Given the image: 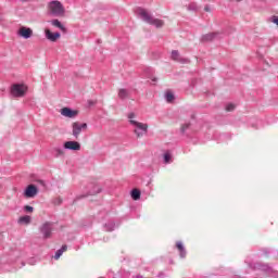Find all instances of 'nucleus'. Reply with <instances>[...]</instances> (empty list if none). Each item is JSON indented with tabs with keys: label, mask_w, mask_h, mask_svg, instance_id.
<instances>
[{
	"label": "nucleus",
	"mask_w": 278,
	"mask_h": 278,
	"mask_svg": "<svg viewBox=\"0 0 278 278\" xmlns=\"http://www.w3.org/2000/svg\"><path fill=\"white\" fill-rule=\"evenodd\" d=\"M38 194V187L35 185H28L24 191V197L26 199H34Z\"/></svg>",
	"instance_id": "nucleus-4"
},
{
	"label": "nucleus",
	"mask_w": 278,
	"mask_h": 278,
	"mask_svg": "<svg viewBox=\"0 0 278 278\" xmlns=\"http://www.w3.org/2000/svg\"><path fill=\"white\" fill-rule=\"evenodd\" d=\"M184 129H188V125Z\"/></svg>",
	"instance_id": "nucleus-28"
},
{
	"label": "nucleus",
	"mask_w": 278,
	"mask_h": 278,
	"mask_svg": "<svg viewBox=\"0 0 278 278\" xmlns=\"http://www.w3.org/2000/svg\"><path fill=\"white\" fill-rule=\"evenodd\" d=\"M67 249L68 248L66 245H62V248L56 251V253L54 255V260H60V257H62V253H65V251H67Z\"/></svg>",
	"instance_id": "nucleus-15"
},
{
	"label": "nucleus",
	"mask_w": 278,
	"mask_h": 278,
	"mask_svg": "<svg viewBox=\"0 0 278 278\" xmlns=\"http://www.w3.org/2000/svg\"><path fill=\"white\" fill-rule=\"evenodd\" d=\"M24 210H25V212H34V207L33 206H30V205H26L25 207H24Z\"/></svg>",
	"instance_id": "nucleus-25"
},
{
	"label": "nucleus",
	"mask_w": 278,
	"mask_h": 278,
	"mask_svg": "<svg viewBox=\"0 0 278 278\" xmlns=\"http://www.w3.org/2000/svg\"><path fill=\"white\" fill-rule=\"evenodd\" d=\"M149 25H154L155 27H164V21L152 18Z\"/></svg>",
	"instance_id": "nucleus-13"
},
{
	"label": "nucleus",
	"mask_w": 278,
	"mask_h": 278,
	"mask_svg": "<svg viewBox=\"0 0 278 278\" xmlns=\"http://www.w3.org/2000/svg\"><path fill=\"white\" fill-rule=\"evenodd\" d=\"M64 149H67L70 151H80L81 144L77 141H67L64 143Z\"/></svg>",
	"instance_id": "nucleus-7"
},
{
	"label": "nucleus",
	"mask_w": 278,
	"mask_h": 278,
	"mask_svg": "<svg viewBox=\"0 0 278 278\" xmlns=\"http://www.w3.org/2000/svg\"><path fill=\"white\" fill-rule=\"evenodd\" d=\"M138 14L139 16L142 18V21H144L146 23L150 24L151 21L153 20V17L149 14V12H147V10L144 9H139L138 10Z\"/></svg>",
	"instance_id": "nucleus-9"
},
{
	"label": "nucleus",
	"mask_w": 278,
	"mask_h": 278,
	"mask_svg": "<svg viewBox=\"0 0 278 278\" xmlns=\"http://www.w3.org/2000/svg\"><path fill=\"white\" fill-rule=\"evenodd\" d=\"M50 24L52 27H58V29H61L63 34H66V27L59 20H52L50 21Z\"/></svg>",
	"instance_id": "nucleus-12"
},
{
	"label": "nucleus",
	"mask_w": 278,
	"mask_h": 278,
	"mask_svg": "<svg viewBox=\"0 0 278 278\" xmlns=\"http://www.w3.org/2000/svg\"><path fill=\"white\" fill-rule=\"evenodd\" d=\"M172 59L179 60V51H177V50L172 51Z\"/></svg>",
	"instance_id": "nucleus-23"
},
{
	"label": "nucleus",
	"mask_w": 278,
	"mask_h": 278,
	"mask_svg": "<svg viewBox=\"0 0 278 278\" xmlns=\"http://www.w3.org/2000/svg\"><path fill=\"white\" fill-rule=\"evenodd\" d=\"M56 155H64V150L58 149L56 150Z\"/></svg>",
	"instance_id": "nucleus-27"
},
{
	"label": "nucleus",
	"mask_w": 278,
	"mask_h": 278,
	"mask_svg": "<svg viewBox=\"0 0 278 278\" xmlns=\"http://www.w3.org/2000/svg\"><path fill=\"white\" fill-rule=\"evenodd\" d=\"M62 116H66L67 118H75L77 116V111H73L70 108H63L61 110Z\"/></svg>",
	"instance_id": "nucleus-11"
},
{
	"label": "nucleus",
	"mask_w": 278,
	"mask_h": 278,
	"mask_svg": "<svg viewBox=\"0 0 278 278\" xmlns=\"http://www.w3.org/2000/svg\"><path fill=\"white\" fill-rule=\"evenodd\" d=\"M45 34H46L47 40H49L50 42H58V40H60L62 36L60 35V33H52L51 29L49 28L45 29Z\"/></svg>",
	"instance_id": "nucleus-6"
},
{
	"label": "nucleus",
	"mask_w": 278,
	"mask_h": 278,
	"mask_svg": "<svg viewBox=\"0 0 278 278\" xmlns=\"http://www.w3.org/2000/svg\"><path fill=\"white\" fill-rule=\"evenodd\" d=\"M25 92H27L25 85H13L11 88V94L13 97H25Z\"/></svg>",
	"instance_id": "nucleus-3"
},
{
	"label": "nucleus",
	"mask_w": 278,
	"mask_h": 278,
	"mask_svg": "<svg viewBox=\"0 0 278 278\" xmlns=\"http://www.w3.org/2000/svg\"><path fill=\"white\" fill-rule=\"evenodd\" d=\"M128 118H129V123H131V121H136V119H134V118H136V114L129 113Z\"/></svg>",
	"instance_id": "nucleus-24"
},
{
	"label": "nucleus",
	"mask_w": 278,
	"mask_h": 278,
	"mask_svg": "<svg viewBox=\"0 0 278 278\" xmlns=\"http://www.w3.org/2000/svg\"><path fill=\"white\" fill-rule=\"evenodd\" d=\"M236 110V104L230 103L226 105V112H233Z\"/></svg>",
	"instance_id": "nucleus-22"
},
{
	"label": "nucleus",
	"mask_w": 278,
	"mask_h": 278,
	"mask_svg": "<svg viewBox=\"0 0 278 278\" xmlns=\"http://www.w3.org/2000/svg\"><path fill=\"white\" fill-rule=\"evenodd\" d=\"M48 12H50L52 16H64V5H62L60 1H51L48 3Z\"/></svg>",
	"instance_id": "nucleus-1"
},
{
	"label": "nucleus",
	"mask_w": 278,
	"mask_h": 278,
	"mask_svg": "<svg viewBox=\"0 0 278 278\" xmlns=\"http://www.w3.org/2000/svg\"><path fill=\"white\" fill-rule=\"evenodd\" d=\"M167 103H173L175 101V94L173 92L168 91L165 96Z\"/></svg>",
	"instance_id": "nucleus-20"
},
{
	"label": "nucleus",
	"mask_w": 278,
	"mask_h": 278,
	"mask_svg": "<svg viewBox=\"0 0 278 278\" xmlns=\"http://www.w3.org/2000/svg\"><path fill=\"white\" fill-rule=\"evenodd\" d=\"M127 97H128L127 90H125V89H119V91H118V98H119V99H127Z\"/></svg>",
	"instance_id": "nucleus-21"
},
{
	"label": "nucleus",
	"mask_w": 278,
	"mask_h": 278,
	"mask_svg": "<svg viewBox=\"0 0 278 278\" xmlns=\"http://www.w3.org/2000/svg\"><path fill=\"white\" fill-rule=\"evenodd\" d=\"M53 231L51 223H45L41 227V233H43V238H51V232Z\"/></svg>",
	"instance_id": "nucleus-8"
},
{
	"label": "nucleus",
	"mask_w": 278,
	"mask_h": 278,
	"mask_svg": "<svg viewBox=\"0 0 278 278\" xmlns=\"http://www.w3.org/2000/svg\"><path fill=\"white\" fill-rule=\"evenodd\" d=\"M17 35L21 36V38H25V40H28V38H31V36H34V30L29 27L22 26L18 29Z\"/></svg>",
	"instance_id": "nucleus-5"
},
{
	"label": "nucleus",
	"mask_w": 278,
	"mask_h": 278,
	"mask_svg": "<svg viewBox=\"0 0 278 278\" xmlns=\"http://www.w3.org/2000/svg\"><path fill=\"white\" fill-rule=\"evenodd\" d=\"M23 1H27V0H23Z\"/></svg>",
	"instance_id": "nucleus-31"
},
{
	"label": "nucleus",
	"mask_w": 278,
	"mask_h": 278,
	"mask_svg": "<svg viewBox=\"0 0 278 278\" xmlns=\"http://www.w3.org/2000/svg\"><path fill=\"white\" fill-rule=\"evenodd\" d=\"M214 38H216V34H215V33H208V34H206V35H204V36L202 37V40H203L204 42H207V41H210V40H214Z\"/></svg>",
	"instance_id": "nucleus-16"
},
{
	"label": "nucleus",
	"mask_w": 278,
	"mask_h": 278,
	"mask_svg": "<svg viewBox=\"0 0 278 278\" xmlns=\"http://www.w3.org/2000/svg\"><path fill=\"white\" fill-rule=\"evenodd\" d=\"M131 199H134V201L140 200V190L134 189V190L131 191Z\"/></svg>",
	"instance_id": "nucleus-18"
},
{
	"label": "nucleus",
	"mask_w": 278,
	"mask_h": 278,
	"mask_svg": "<svg viewBox=\"0 0 278 278\" xmlns=\"http://www.w3.org/2000/svg\"><path fill=\"white\" fill-rule=\"evenodd\" d=\"M176 248L180 252V257H186V250L184 249V243H181V241L176 243Z\"/></svg>",
	"instance_id": "nucleus-14"
},
{
	"label": "nucleus",
	"mask_w": 278,
	"mask_h": 278,
	"mask_svg": "<svg viewBox=\"0 0 278 278\" xmlns=\"http://www.w3.org/2000/svg\"><path fill=\"white\" fill-rule=\"evenodd\" d=\"M237 1H242V0H237Z\"/></svg>",
	"instance_id": "nucleus-30"
},
{
	"label": "nucleus",
	"mask_w": 278,
	"mask_h": 278,
	"mask_svg": "<svg viewBox=\"0 0 278 278\" xmlns=\"http://www.w3.org/2000/svg\"><path fill=\"white\" fill-rule=\"evenodd\" d=\"M170 162H173V154H170V152H165L164 153V163L170 164Z\"/></svg>",
	"instance_id": "nucleus-17"
},
{
	"label": "nucleus",
	"mask_w": 278,
	"mask_h": 278,
	"mask_svg": "<svg viewBox=\"0 0 278 278\" xmlns=\"http://www.w3.org/2000/svg\"><path fill=\"white\" fill-rule=\"evenodd\" d=\"M20 223H23L24 225H29V223H31V217H29L28 215L20 217Z\"/></svg>",
	"instance_id": "nucleus-19"
},
{
	"label": "nucleus",
	"mask_w": 278,
	"mask_h": 278,
	"mask_svg": "<svg viewBox=\"0 0 278 278\" xmlns=\"http://www.w3.org/2000/svg\"><path fill=\"white\" fill-rule=\"evenodd\" d=\"M88 129V124L86 123H79V122H74L72 124V136H74V138H79V135L81 134V131H86Z\"/></svg>",
	"instance_id": "nucleus-2"
},
{
	"label": "nucleus",
	"mask_w": 278,
	"mask_h": 278,
	"mask_svg": "<svg viewBox=\"0 0 278 278\" xmlns=\"http://www.w3.org/2000/svg\"><path fill=\"white\" fill-rule=\"evenodd\" d=\"M130 125L136 127V129H140L144 134H147V131L149 129V126L147 124H143V123H140V122H137V121H132V119H130Z\"/></svg>",
	"instance_id": "nucleus-10"
},
{
	"label": "nucleus",
	"mask_w": 278,
	"mask_h": 278,
	"mask_svg": "<svg viewBox=\"0 0 278 278\" xmlns=\"http://www.w3.org/2000/svg\"><path fill=\"white\" fill-rule=\"evenodd\" d=\"M205 10H206V12L208 11V9H207V8H205Z\"/></svg>",
	"instance_id": "nucleus-29"
},
{
	"label": "nucleus",
	"mask_w": 278,
	"mask_h": 278,
	"mask_svg": "<svg viewBox=\"0 0 278 278\" xmlns=\"http://www.w3.org/2000/svg\"><path fill=\"white\" fill-rule=\"evenodd\" d=\"M134 131H135L137 138H142V136H143L142 132L138 131V129H135Z\"/></svg>",
	"instance_id": "nucleus-26"
}]
</instances>
